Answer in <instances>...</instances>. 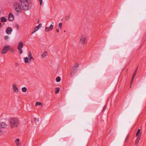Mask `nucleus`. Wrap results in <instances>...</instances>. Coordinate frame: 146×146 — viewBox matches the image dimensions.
I'll use <instances>...</instances> for the list:
<instances>
[{
  "instance_id": "obj_4",
  "label": "nucleus",
  "mask_w": 146,
  "mask_h": 146,
  "mask_svg": "<svg viewBox=\"0 0 146 146\" xmlns=\"http://www.w3.org/2000/svg\"><path fill=\"white\" fill-rule=\"evenodd\" d=\"M10 48V46L9 45L4 46L1 52V53L2 54H5L6 53L8 50H9Z\"/></svg>"
},
{
  "instance_id": "obj_38",
  "label": "nucleus",
  "mask_w": 146,
  "mask_h": 146,
  "mask_svg": "<svg viewBox=\"0 0 146 146\" xmlns=\"http://www.w3.org/2000/svg\"><path fill=\"white\" fill-rule=\"evenodd\" d=\"M52 23L53 24H54V23L53 22H52Z\"/></svg>"
},
{
  "instance_id": "obj_1",
  "label": "nucleus",
  "mask_w": 146,
  "mask_h": 146,
  "mask_svg": "<svg viewBox=\"0 0 146 146\" xmlns=\"http://www.w3.org/2000/svg\"><path fill=\"white\" fill-rule=\"evenodd\" d=\"M21 6L17 2L14 3V7L16 11L18 12H20L21 10L27 11L29 9V6L28 1L27 0H20Z\"/></svg>"
},
{
  "instance_id": "obj_30",
  "label": "nucleus",
  "mask_w": 146,
  "mask_h": 146,
  "mask_svg": "<svg viewBox=\"0 0 146 146\" xmlns=\"http://www.w3.org/2000/svg\"><path fill=\"white\" fill-rule=\"evenodd\" d=\"M40 5H42V0H38Z\"/></svg>"
},
{
  "instance_id": "obj_16",
  "label": "nucleus",
  "mask_w": 146,
  "mask_h": 146,
  "mask_svg": "<svg viewBox=\"0 0 146 146\" xmlns=\"http://www.w3.org/2000/svg\"><path fill=\"white\" fill-rule=\"evenodd\" d=\"M1 21L2 22H5L7 21V19L4 17H3L1 18Z\"/></svg>"
},
{
  "instance_id": "obj_29",
  "label": "nucleus",
  "mask_w": 146,
  "mask_h": 146,
  "mask_svg": "<svg viewBox=\"0 0 146 146\" xmlns=\"http://www.w3.org/2000/svg\"><path fill=\"white\" fill-rule=\"evenodd\" d=\"M3 132L1 130V129H0V135H2L3 134Z\"/></svg>"
},
{
  "instance_id": "obj_15",
  "label": "nucleus",
  "mask_w": 146,
  "mask_h": 146,
  "mask_svg": "<svg viewBox=\"0 0 146 146\" xmlns=\"http://www.w3.org/2000/svg\"><path fill=\"white\" fill-rule=\"evenodd\" d=\"M39 25H38L36 26L34 29V31H33L32 33V34L34 33L35 32L37 31L39 29Z\"/></svg>"
},
{
  "instance_id": "obj_36",
  "label": "nucleus",
  "mask_w": 146,
  "mask_h": 146,
  "mask_svg": "<svg viewBox=\"0 0 146 146\" xmlns=\"http://www.w3.org/2000/svg\"><path fill=\"white\" fill-rule=\"evenodd\" d=\"M36 120L38 121V120L37 119H35V121H36Z\"/></svg>"
},
{
  "instance_id": "obj_2",
  "label": "nucleus",
  "mask_w": 146,
  "mask_h": 146,
  "mask_svg": "<svg viewBox=\"0 0 146 146\" xmlns=\"http://www.w3.org/2000/svg\"><path fill=\"white\" fill-rule=\"evenodd\" d=\"M9 123L11 127L13 128L18 126L19 123V119L17 118H10Z\"/></svg>"
},
{
  "instance_id": "obj_31",
  "label": "nucleus",
  "mask_w": 146,
  "mask_h": 146,
  "mask_svg": "<svg viewBox=\"0 0 146 146\" xmlns=\"http://www.w3.org/2000/svg\"><path fill=\"white\" fill-rule=\"evenodd\" d=\"M73 70L74 71H76L77 70V68H74L73 67Z\"/></svg>"
},
{
  "instance_id": "obj_8",
  "label": "nucleus",
  "mask_w": 146,
  "mask_h": 146,
  "mask_svg": "<svg viewBox=\"0 0 146 146\" xmlns=\"http://www.w3.org/2000/svg\"><path fill=\"white\" fill-rule=\"evenodd\" d=\"M28 57V58L29 59L30 61H31V60H34V58L31 52V51H29V52Z\"/></svg>"
},
{
  "instance_id": "obj_3",
  "label": "nucleus",
  "mask_w": 146,
  "mask_h": 146,
  "mask_svg": "<svg viewBox=\"0 0 146 146\" xmlns=\"http://www.w3.org/2000/svg\"><path fill=\"white\" fill-rule=\"evenodd\" d=\"M80 42L82 44H85L86 42V36L84 35H82L80 37Z\"/></svg>"
},
{
  "instance_id": "obj_5",
  "label": "nucleus",
  "mask_w": 146,
  "mask_h": 146,
  "mask_svg": "<svg viewBox=\"0 0 146 146\" xmlns=\"http://www.w3.org/2000/svg\"><path fill=\"white\" fill-rule=\"evenodd\" d=\"M12 87L14 92L16 93H18L19 92V89L15 84H13Z\"/></svg>"
},
{
  "instance_id": "obj_6",
  "label": "nucleus",
  "mask_w": 146,
  "mask_h": 146,
  "mask_svg": "<svg viewBox=\"0 0 146 146\" xmlns=\"http://www.w3.org/2000/svg\"><path fill=\"white\" fill-rule=\"evenodd\" d=\"M54 26L53 25L51 24L49 27H45V31H46L48 32L50 31L53 30Z\"/></svg>"
},
{
  "instance_id": "obj_26",
  "label": "nucleus",
  "mask_w": 146,
  "mask_h": 146,
  "mask_svg": "<svg viewBox=\"0 0 146 146\" xmlns=\"http://www.w3.org/2000/svg\"><path fill=\"white\" fill-rule=\"evenodd\" d=\"M70 17V15H69L67 16L66 17V19L67 20H68Z\"/></svg>"
},
{
  "instance_id": "obj_25",
  "label": "nucleus",
  "mask_w": 146,
  "mask_h": 146,
  "mask_svg": "<svg viewBox=\"0 0 146 146\" xmlns=\"http://www.w3.org/2000/svg\"><path fill=\"white\" fill-rule=\"evenodd\" d=\"M62 23H60L59 24V28H60V29H61L62 28Z\"/></svg>"
},
{
  "instance_id": "obj_14",
  "label": "nucleus",
  "mask_w": 146,
  "mask_h": 146,
  "mask_svg": "<svg viewBox=\"0 0 146 146\" xmlns=\"http://www.w3.org/2000/svg\"><path fill=\"white\" fill-rule=\"evenodd\" d=\"M8 19L9 21H12L13 20V16L11 13H10L9 14Z\"/></svg>"
},
{
  "instance_id": "obj_24",
  "label": "nucleus",
  "mask_w": 146,
  "mask_h": 146,
  "mask_svg": "<svg viewBox=\"0 0 146 146\" xmlns=\"http://www.w3.org/2000/svg\"><path fill=\"white\" fill-rule=\"evenodd\" d=\"M137 69H138V67L137 68H136V69H135V71L134 72V73L133 76H135V75H136V73H137Z\"/></svg>"
},
{
  "instance_id": "obj_13",
  "label": "nucleus",
  "mask_w": 146,
  "mask_h": 146,
  "mask_svg": "<svg viewBox=\"0 0 146 146\" xmlns=\"http://www.w3.org/2000/svg\"><path fill=\"white\" fill-rule=\"evenodd\" d=\"M137 137V138L135 142V145H138L139 141L141 138V136L139 135Z\"/></svg>"
},
{
  "instance_id": "obj_19",
  "label": "nucleus",
  "mask_w": 146,
  "mask_h": 146,
  "mask_svg": "<svg viewBox=\"0 0 146 146\" xmlns=\"http://www.w3.org/2000/svg\"><path fill=\"white\" fill-rule=\"evenodd\" d=\"M61 80V78H60V77H57L56 79V82H59Z\"/></svg>"
},
{
  "instance_id": "obj_40",
  "label": "nucleus",
  "mask_w": 146,
  "mask_h": 146,
  "mask_svg": "<svg viewBox=\"0 0 146 146\" xmlns=\"http://www.w3.org/2000/svg\"><path fill=\"white\" fill-rule=\"evenodd\" d=\"M64 32H66V31H64Z\"/></svg>"
},
{
  "instance_id": "obj_27",
  "label": "nucleus",
  "mask_w": 146,
  "mask_h": 146,
  "mask_svg": "<svg viewBox=\"0 0 146 146\" xmlns=\"http://www.w3.org/2000/svg\"><path fill=\"white\" fill-rule=\"evenodd\" d=\"M135 77V76H133L132 77V79L131 80V84H132L133 83V82L134 79Z\"/></svg>"
},
{
  "instance_id": "obj_23",
  "label": "nucleus",
  "mask_w": 146,
  "mask_h": 146,
  "mask_svg": "<svg viewBox=\"0 0 146 146\" xmlns=\"http://www.w3.org/2000/svg\"><path fill=\"white\" fill-rule=\"evenodd\" d=\"M140 129H138L137 131V132L136 133V137H137V136H139V133L140 132Z\"/></svg>"
},
{
  "instance_id": "obj_32",
  "label": "nucleus",
  "mask_w": 146,
  "mask_h": 146,
  "mask_svg": "<svg viewBox=\"0 0 146 146\" xmlns=\"http://www.w3.org/2000/svg\"><path fill=\"white\" fill-rule=\"evenodd\" d=\"M9 38V36H6L5 37V39L7 40Z\"/></svg>"
},
{
  "instance_id": "obj_9",
  "label": "nucleus",
  "mask_w": 146,
  "mask_h": 146,
  "mask_svg": "<svg viewBox=\"0 0 146 146\" xmlns=\"http://www.w3.org/2000/svg\"><path fill=\"white\" fill-rule=\"evenodd\" d=\"M12 31L13 30L11 27H8L6 30V32L7 34L9 35L11 34Z\"/></svg>"
},
{
  "instance_id": "obj_18",
  "label": "nucleus",
  "mask_w": 146,
  "mask_h": 146,
  "mask_svg": "<svg viewBox=\"0 0 146 146\" xmlns=\"http://www.w3.org/2000/svg\"><path fill=\"white\" fill-rule=\"evenodd\" d=\"M22 92H25L27 91V88L25 87H24L22 88Z\"/></svg>"
},
{
  "instance_id": "obj_7",
  "label": "nucleus",
  "mask_w": 146,
  "mask_h": 146,
  "mask_svg": "<svg viewBox=\"0 0 146 146\" xmlns=\"http://www.w3.org/2000/svg\"><path fill=\"white\" fill-rule=\"evenodd\" d=\"M7 126V125L4 122H1L0 123V129L5 128Z\"/></svg>"
},
{
  "instance_id": "obj_12",
  "label": "nucleus",
  "mask_w": 146,
  "mask_h": 146,
  "mask_svg": "<svg viewBox=\"0 0 146 146\" xmlns=\"http://www.w3.org/2000/svg\"><path fill=\"white\" fill-rule=\"evenodd\" d=\"M23 60L25 63H29L30 64L31 62V61H30L28 57H24L23 58Z\"/></svg>"
},
{
  "instance_id": "obj_10",
  "label": "nucleus",
  "mask_w": 146,
  "mask_h": 146,
  "mask_svg": "<svg viewBox=\"0 0 146 146\" xmlns=\"http://www.w3.org/2000/svg\"><path fill=\"white\" fill-rule=\"evenodd\" d=\"M23 43L21 41L18 44V46L17 48L18 50H19L22 49L23 47Z\"/></svg>"
},
{
  "instance_id": "obj_35",
  "label": "nucleus",
  "mask_w": 146,
  "mask_h": 146,
  "mask_svg": "<svg viewBox=\"0 0 146 146\" xmlns=\"http://www.w3.org/2000/svg\"><path fill=\"white\" fill-rule=\"evenodd\" d=\"M11 51L12 52H13L14 51V49H12L11 50Z\"/></svg>"
},
{
  "instance_id": "obj_28",
  "label": "nucleus",
  "mask_w": 146,
  "mask_h": 146,
  "mask_svg": "<svg viewBox=\"0 0 146 146\" xmlns=\"http://www.w3.org/2000/svg\"><path fill=\"white\" fill-rule=\"evenodd\" d=\"M18 50L19 51V54H21L22 53L23 51V50L22 49H20Z\"/></svg>"
},
{
  "instance_id": "obj_22",
  "label": "nucleus",
  "mask_w": 146,
  "mask_h": 146,
  "mask_svg": "<svg viewBox=\"0 0 146 146\" xmlns=\"http://www.w3.org/2000/svg\"><path fill=\"white\" fill-rule=\"evenodd\" d=\"M79 65V63L78 62H76L75 63L73 67L74 68H77L78 66Z\"/></svg>"
},
{
  "instance_id": "obj_41",
  "label": "nucleus",
  "mask_w": 146,
  "mask_h": 146,
  "mask_svg": "<svg viewBox=\"0 0 146 146\" xmlns=\"http://www.w3.org/2000/svg\"><path fill=\"white\" fill-rule=\"evenodd\" d=\"M135 146H137V145H135Z\"/></svg>"
},
{
  "instance_id": "obj_21",
  "label": "nucleus",
  "mask_w": 146,
  "mask_h": 146,
  "mask_svg": "<svg viewBox=\"0 0 146 146\" xmlns=\"http://www.w3.org/2000/svg\"><path fill=\"white\" fill-rule=\"evenodd\" d=\"M56 90L55 92V93L56 94H58L59 93V91H60V89L59 88H56Z\"/></svg>"
},
{
  "instance_id": "obj_37",
  "label": "nucleus",
  "mask_w": 146,
  "mask_h": 146,
  "mask_svg": "<svg viewBox=\"0 0 146 146\" xmlns=\"http://www.w3.org/2000/svg\"><path fill=\"white\" fill-rule=\"evenodd\" d=\"M1 23H0V27H1Z\"/></svg>"
},
{
  "instance_id": "obj_17",
  "label": "nucleus",
  "mask_w": 146,
  "mask_h": 146,
  "mask_svg": "<svg viewBox=\"0 0 146 146\" xmlns=\"http://www.w3.org/2000/svg\"><path fill=\"white\" fill-rule=\"evenodd\" d=\"M19 139H16L15 140V143L17 146H20V144L19 143Z\"/></svg>"
},
{
  "instance_id": "obj_34",
  "label": "nucleus",
  "mask_w": 146,
  "mask_h": 146,
  "mask_svg": "<svg viewBox=\"0 0 146 146\" xmlns=\"http://www.w3.org/2000/svg\"><path fill=\"white\" fill-rule=\"evenodd\" d=\"M19 64L18 63H16L15 65L16 66H17Z\"/></svg>"
},
{
  "instance_id": "obj_20",
  "label": "nucleus",
  "mask_w": 146,
  "mask_h": 146,
  "mask_svg": "<svg viewBox=\"0 0 146 146\" xmlns=\"http://www.w3.org/2000/svg\"><path fill=\"white\" fill-rule=\"evenodd\" d=\"M38 105H40L41 106H42V103L40 102H36V103L35 104V106H37Z\"/></svg>"
},
{
  "instance_id": "obj_11",
  "label": "nucleus",
  "mask_w": 146,
  "mask_h": 146,
  "mask_svg": "<svg viewBox=\"0 0 146 146\" xmlns=\"http://www.w3.org/2000/svg\"><path fill=\"white\" fill-rule=\"evenodd\" d=\"M48 52L47 51H44L41 55V57L42 58H45L47 55Z\"/></svg>"
},
{
  "instance_id": "obj_33",
  "label": "nucleus",
  "mask_w": 146,
  "mask_h": 146,
  "mask_svg": "<svg viewBox=\"0 0 146 146\" xmlns=\"http://www.w3.org/2000/svg\"><path fill=\"white\" fill-rule=\"evenodd\" d=\"M59 28H58V29H56V31L58 33L59 32Z\"/></svg>"
},
{
  "instance_id": "obj_39",
  "label": "nucleus",
  "mask_w": 146,
  "mask_h": 146,
  "mask_svg": "<svg viewBox=\"0 0 146 146\" xmlns=\"http://www.w3.org/2000/svg\"><path fill=\"white\" fill-rule=\"evenodd\" d=\"M41 25V23H40V24L39 25H39V26H40V25Z\"/></svg>"
}]
</instances>
